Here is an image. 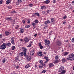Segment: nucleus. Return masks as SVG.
Segmentation results:
<instances>
[{
  "instance_id": "obj_41",
  "label": "nucleus",
  "mask_w": 74,
  "mask_h": 74,
  "mask_svg": "<svg viewBox=\"0 0 74 74\" xmlns=\"http://www.w3.org/2000/svg\"><path fill=\"white\" fill-rule=\"evenodd\" d=\"M71 41L72 42H74V38H72V40H71Z\"/></svg>"
},
{
  "instance_id": "obj_49",
  "label": "nucleus",
  "mask_w": 74,
  "mask_h": 74,
  "mask_svg": "<svg viewBox=\"0 0 74 74\" xmlns=\"http://www.w3.org/2000/svg\"><path fill=\"white\" fill-rule=\"evenodd\" d=\"M62 23L63 25H65V24L66 23V22L65 21L63 22Z\"/></svg>"
},
{
  "instance_id": "obj_32",
  "label": "nucleus",
  "mask_w": 74,
  "mask_h": 74,
  "mask_svg": "<svg viewBox=\"0 0 74 74\" xmlns=\"http://www.w3.org/2000/svg\"><path fill=\"white\" fill-rule=\"evenodd\" d=\"M69 56H71V57H74V54H71V55H69Z\"/></svg>"
},
{
  "instance_id": "obj_37",
  "label": "nucleus",
  "mask_w": 74,
  "mask_h": 74,
  "mask_svg": "<svg viewBox=\"0 0 74 74\" xmlns=\"http://www.w3.org/2000/svg\"><path fill=\"white\" fill-rule=\"evenodd\" d=\"M39 63L41 64H42V60H40L39 61Z\"/></svg>"
},
{
  "instance_id": "obj_48",
  "label": "nucleus",
  "mask_w": 74,
  "mask_h": 74,
  "mask_svg": "<svg viewBox=\"0 0 74 74\" xmlns=\"http://www.w3.org/2000/svg\"><path fill=\"white\" fill-rule=\"evenodd\" d=\"M19 3H21L22 2V0H18Z\"/></svg>"
},
{
  "instance_id": "obj_25",
  "label": "nucleus",
  "mask_w": 74,
  "mask_h": 74,
  "mask_svg": "<svg viewBox=\"0 0 74 74\" xmlns=\"http://www.w3.org/2000/svg\"><path fill=\"white\" fill-rule=\"evenodd\" d=\"M30 66L29 64H27L26 66L25 67V69H28L29 67H30Z\"/></svg>"
},
{
  "instance_id": "obj_16",
  "label": "nucleus",
  "mask_w": 74,
  "mask_h": 74,
  "mask_svg": "<svg viewBox=\"0 0 74 74\" xmlns=\"http://www.w3.org/2000/svg\"><path fill=\"white\" fill-rule=\"evenodd\" d=\"M11 2V1L10 0H8L6 1V4H9V3Z\"/></svg>"
},
{
  "instance_id": "obj_56",
  "label": "nucleus",
  "mask_w": 74,
  "mask_h": 74,
  "mask_svg": "<svg viewBox=\"0 0 74 74\" xmlns=\"http://www.w3.org/2000/svg\"><path fill=\"white\" fill-rule=\"evenodd\" d=\"M33 44V42L31 41L30 42L29 44Z\"/></svg>"
},
{
  "instance_id": "obj_21",
  "label": "nucleus",
  "mask_w": 74,
  "mask_h": 74,
  "mask_svg": "<svg viewBox=\"0 0 74 74\" xmlns=\"http://www.w3.org/2000/svg\"><path fill=\"white\" fill-rule=\"evenodd\" d=\"M12 19V18L11 17H10L9 18H6V20L7 21H10Z\"/></svg>"
},
{
  "instance_id": "obj_35",
  "label": "nucleus",
  "mask_w": 74,
  "mask_h": 74,
  "mask_svg": "<svg viewBox=\"0 0 74 74\" xmlns=\"http://www.w3.org/2000/svg\"><path fill=\"white\" fill-rule=\"evenodd\" d=\"M32 25L34 27V26H36V24H35V23H32Z\"/></svg>"
},
{
  "instance_id": "obj_34",
  "label": "nucleus",
  "mask_w": 74,
  "mask_h": 74,
  "mask_svg": "<svg viewBox=\"0 0 74 74\" xmlns=\"http://www.w3.org/2000/svg\"><path fill=\"white\" fill-rule=\"evenodd\" d=\"M46 70H43L42 71L41 73H46Z\"/></svg>"
},
{
  "instance_id": "obj_11",
  "label": "nucleus",
  "mask_w": 74,
  "mask_h": 74,
  "mask_svg": "<svg viewBox=\"0 0 74 74\" xmlns=\"http://www.w3.org/2000/svg\"><path fill=\"white\" fill-rule=\"evenodd\" d=\"M34 53V51L33 50H32L30 51V54L31 55H33Z\"/></svg>"
},
{
  "instance_id": "obj_9",
  "label": "nucleus",
  "mask_w": 74,
  "mask_h": 74,
  "mask_svg": "<svg viewBox=\"0 0 74 74\" xmlns=\"http://www.w3.org/2000/svg\"><path fill=\"white\" fill-rule=\"evenodd\" d=\"M11 40H12V44H14V37H12V38H11Z\"/></svg>"
},
{
  "instance_id": "obj_43",
  "label": "nucleus",
  "mask_w": 74,
  "mask_h": 74,
  "mask_svg": "<svg viewBox=\"0 0 74 74\" xmlns=\"http://www.w3.org/2000/svg\"><path fill=\"white\" fill-rule=\"evenodd\" d=\"M32 45H31V44H29L27 46V47H30Z\"/></svg>"
},
{
  "instance_id": "obj_30",
  "label": "nucleus",
  "mask_w": 74,
  "mask_h": 74,
  "mask_svg": "<svg viewBox=\"0 0 74 74\" xmlns=\"http://www.w3.org/2000/svg\"><path fill=\"white\" fill-rule=\"evenodd\" d=\"M34 15H37L38 16H40V14H39L38 13H35L34 14Z\"/></svg>"
},
{
  "instance_id": "obj_31",
  "label": "nucleus",
  "mask_w": 74,
  "mask_h": 74,
  "mask_svg": "<svg viewBox=\"0 0 74 74\" xmlns=\"http://www.w3.org/2000/svg\"><path fill=\"white\" fill-rule=\"evenodd\" d=\"M59 62V61L58 60H55V61L54 62V63H58Z\"/></svg>"
},
{
  "instance_id": "obj_42",
  "label": "nucleus",
  "mask_w": 74,
  "mask_h": 74,
  "mask_svg": "<svg viewBox=\"0 0 74 74\" xmlns=\"http://www.w3.org/2000/svg\"><path fill=\"white\" fill-rule=\"evenodd\" d=\"M40 49H42V48H43V46H40Z\"/></svg>"
},
{
  "instance_id": "obj_57",
  "label": "nucleus",
  "mask_w": 74,
  "mask_h": 74,
  "mask_svg": "<svg viewBox=\"0 0 74 74\" xmlns=\"http://www.w3.org/2000/svg\"><path fill=\"white\" fill-rule=\"evenodd\" d=\"M35 68H36V67H37V65L36 64L35 66Z\"/></svg>"
},
{
  "instance_id": "obj_26",
  "label": "nucleus",
  "mask_w": 74,
  "mask_h": 74,
  "mask_svg": "<svg viewBox=\"0 0 74 74\" xmlns=\"http://www.w3.org/2000/svg\"><path fill=\"white\" fill-rule=\"evenodd\" d=\"M50 1L49 0H47L45 1V3L46 4H48L49 3Z\"/></svg>"
},
{
  "instance_id": "obj_22",
  "label": "nucleus",
  "mask_w": 74,
  "mask_h": 74,
  "mask_svg": "<svg viewBox=\"0 0 74 74\" xmlns=\"http://www.w3.org/2000/svg\"><path fill=\"white\" fill-rule=\"evenodd\" d=\"M5 34L6 35H7V36H8V35H9L10 33V32H8L6 31L5 32Z\"/></svg>"
},
{
  "instance_id": "obj_1",
  "label": "nucleus",
  "mask_w": 74,
  "mask_h": 74,
  "mask_svg": "<svg viewBox=\"0 0 74 74\" xmlns=\"http://www.w3.org/2000/svg\"><path fill=\"white\" fill-rule=\"evenodd\" d=\"M11 46V43H10L8 42L7 43H3V44L0 47V49H4L6 48V47L8 46L10 47Z\"/></svg>"
},
{
  "instance_id": "obj_38",
  "label": "nucleus",
  "mask_w": 74,
  "mask_h": 74,
  "mask_svg": "<svg viewBox=\"0 0 74 74\" xmlns=\"http://www.w3.org/2000/svg\"><path fill=\"white\" fill-rule=\"evenodd\" d=\"M35 23H38V20H36L34 21Z\"/></svg>"
},
{
  "instance_id": "obj_60",
  "label": "nucleus",
  "mask_w": 74,
  "mask_h": 74,
  "mask_svg": "<svg viewBox=\"0 0 74 74\" xmlns=\"http://www.w3.org/2000/svg\"><path fill=\"white\" fill-rule=\"evenodd\" d=\"M20 40L21 41H23V39H20Z\"/></svg>"
},
{
  "instance_id": "obj_52",
  "label": "nucleus",
  "mask_w": 74,
  "mask_h": 74,
  "mask_svg": "<svg viewBox=\"0 0 74 74\" xmlns=\"http://www.w3.org/2000/svg\"><path fill=\"white\" fill-rule=\"evenodd\" d=\"M68 29H70V28H71V26H70V25L68 26Z\"/></svg>"
},
{
  "instance_id": "obj_23",
  "label": "nucleus",
  "mask_w": 74,
  "mask_h": 74,
  "mask_svg": "<svg viewBox=\"0 0 74 74\" xmlns=\"http://www.w3.org/2000/svg\"><path fill=\"white\" fill-rule=\"evenodd\" d=\"M51 22H55V19L53 18H51Z\"/></svg>"
},
{
  "instance_id": "obj_53",
  "label": "nucleus",
  "mask_w": 74,
  "mask_h": 74,
  "mask_svg": "<svg viewBox=\"0 0 74 74\" xmlns=\"http://www.w3.org/2000/svg\"><path fill=\"white\" fill-rule=\"evenodd\" d=\"M34 37H37V34H35L34 35Z\"/></svg>"
},
{
  "instance_id": "obj_59",
  "label": "nucleus",
  "mask_w": 74,
  "mask_h": 74,
  "mask_svg": "<svg viewBox=\"0 0 74 74\" xmlns=\"http://www.w3.org/2000/svg\"><path fill=\"white\" fill-rule=\"evenodd\" d=\"M30 21H28L27 22L28 23H30Z\"/></svg>"
},
{
  "instance_id": "obj_40",
  "label": "nucleus",
  "mask_w": 74,
  "mask_h": 74,
  "mask_svg": "<svg viewBox=\"0 0 74 74\" xmlns=\"http://www.w3.org/2000/svg\"><path fill=\"white\" fill-rule=\"evenodd\" d=\"M67 18V16H65L63 17V19H66Z\"/></svg>"
},
{
  "instance_id": "obj_8",
  "label": "nucleus",
  "mask_w": 74,
  "mask_h": 74,
  "mask_svg": "<svg viewBox=\"0 0 74 74\" xmlns=\"http://www.w3.org/2000/svg\"><path fill=\"white\" fill-rule=\"evenodd\" d=\"M63 69H64V67L63 66H61L59 70V72H61V71L63 70Z\"/></svg>"
},
{
  "instance_id": "obj_46",
  "label": "nucleus",
  "mask_w": 74,
  "mask_h": 74,
  "mask_svg": "<svg viewBox=\"0 0 74 74\" xmlns=\"http://www.w3.org/2000/svg\"><path fill=\"white\" fill-rule=\"evenodd\" d=\"M3 37V35L2 34L0 35V38H1Z\"/></svg>"
},
{
  "instance_id": "obj_61",
  "label": "nucleus",
  "mask_w": 74,
  "mask_h": 74,
  "mask_svg": "<svg viewBox=\"0 0 74 74\" xmlns=\"http://www.w3.org/2000/svg\"><path fill=\"white\" fill-rule=\"evenodd\" d=\"M43 53H44V54H45V55H46V54H47V53H46V52H44Z\"/></svg>"
},
{
  "instance_id": "obj_20",
  "label": "nucleus",
  "mask_w": 74,
  "mask_h": 74,
  "mask_svg": "<svg viewBox=\"0 0 74 74\" xmlns=\"http://www.w3.org/2000/svg\"><path fill=\"white\" fill-rule=\"evenodd\" d=\"M24 55V54H23V52L19 53V55H20L21 56H23Z\"/></svg>"
},
{
  "instance_id": "obj_7",
  "label": "nucleus",
  "mask_w": 74,
  "mask_h": 74,
  "mask_svg": "<svg viewBox=\"0 0 74 74\" xmlns=\"http://www.w3.org/2000/svg\"><path fill=\"white\" fill-rule=\"evenodd\" d=\"M25 30L23 28H20V33H23L24 32Z\"/></svg>"
},
{
  "instance_id": "obj_27",
  "label": "nucleus",
  "mask_w": 74,
  "mask_h": 74,
  "mask_svg": "<svg viewBox=\"0 0 74 74\" xmlns=\"http://www.w3.org/2000/svg\"><path fill=\"white\" fill-rule=\"evenodd\" d=\"M41 65H42L41 66H39V69H41V68H42V67H43V66H44L43 64H41Z\"/></svg>"
},
{
  "instance_id": "obj_62",
  "label": "nucleus",
  "mask_w": 74,
  "mask_h": 74,
  "mask_svg": "<svg viewBox=\"0 0 74 74\" xmlns=\"http://www.w3.org/2000/svg\"><path fill=\"white\" fill-rule=\"evenodd\" d=\"M72 3H74V1L72 2Z\"/></svg>"
},
{
  "instance_id": "obj_28",
  "label": "nucleus",
  "mask_w": 74,
  "mask_h": 74,
  "mask_svg": "<svg viewBox=\"0 0 74 74\" xmlns=\"http://www.w3.org/2000/svg\"><path fill=\"white\" fill-rule=\"evenodd\" d=\"M29 27H30V25H27L25 26V28H29Z\"/></svg>"
},
{
  "instance_id": "obj_39",
  "label": "nucleus",
  "mask_w": 74,
  "mask_h": 74,
  "mask_svg": "<svg viewBox=\"0 0 74 74\" xmlns=\"http://www.w3.org/2000/svg\"><path fill=\"white\" fill-rule=\"evenodd\" d=\"M58 58H59V56H58L57 55L56 56L55 59H58Z\"/></svg>"
},
{
  "instance_id": "obj_29",
  "label": "nucleus",
  "mask_w": 74,
  "mask_h": 74,
  "mask_svg": "<svg viewBox=\"0 0 74 74\" xmlns=\"http://www.w3.org/2000/svg\"><path fill=\"white\" fill-rule=\"evenodd\" d=\"M15 47L14 46H12V50H14L15 49Z\"/></svg>"
},
{
  "instance_id": "obj_45",
  "label": "nucleus",
  "mask_w": 74,
  "mask_h": 74,
  "mask_svg": "<svg viewBox=\"0 0 74 74\" xmlns=\"http://www.w3.org/2000/svg\"><path fill=\"white\" fill-rule=\"evenodd\" d=\"M53 3H56V0H53Z\"/></svg>"
},
{
  "instance_id": "obj_47",
  "label": "nucleus",
  "mask_w": 74,
  "mask_h": 74,
  "mask_svg": "<svg viewBox=\"0 0 74 74\" xmlns=\"http://www.w3.org/2000/svg\"><path fill=\"white\" fill-rule=\"evenodd\" d=\"M19 2L18 1L16 2V4L17 5H18V4H19Z\"/></svg>"
},
{
  "instance_id": "obj_55",
  "label": "nucleus",
  "mask_w": 74,
  "mask_h": 74,
  "mask_svg": "<svg viewBox=\"0 0 74 74\" xmlns=\"http://www.w3.org/2000/svg\"><path fill=\"white\" fill-rule=\"evenodd\" d=\"M22 22L23 23H25V20H23L22 21Z\"/></svg>"
},
{
  "instance_id": "obj_2",
  "label": "nucleus",
  "mask_w": 74,
  "mask_h": 74,
  "mask_svg": "<svg viewBox=\"0 0 74 74\" xmlns=\"http://www.w3.org/2000/svg\"><path fill=\"white\" fill-rule=\"evenodd\" d=\"M45 45H46L48 47H49V48H50L49 47L50 46V42L49 40H45Z\"/></svg>"
},
{
  "instance_id": "obj_44",
  "label": "nucleus",
  "mask_w": 74,
  "mask_h": 74,
  "mask_svg": "<svg viewBox=\"0 0 74 74\" xmlns=\"http://www.w3.org/2000/svg\"><path fill=\"white\" fill-rule=\"evenodd\" d=\"M1 1H0V4H2L3 3V1L2 0H1Z\"/></svg>"
},
{
  "instance_id": "obj_64",
  "label": "nucleus",
  "mask_w": 74,
  "mask_h": 74,
  "mask_svg": "<svg viewBox=\"0 0 74 74\" xmlns=\"http://www.w3.org/2000/svg\"><path fill=\"white\" fill-rule=\"evenodd\" d=\"M73 69L74 70V66L73 68Z\"/></svg>"
},
{
  "instance_id": "obj_6",
  "label": "nucleus",
  "mask_w": 74,
  "mask_h": 74,
  "mask_svg": "<svg viewBox=\"0 0 74 74\" xmlns=\"http://www.w3.org/2000/svg\"><path fill=\"white\" fill-rule=\"evenodd\" d=\"M37 55L38 56H42L43 55V54H42V52L41 51L39 52L37 54Z\"/></svg>"
},
{
  "instance_id": "obj_33",
  "label": "nucleus",
  "mask_w": 74,
  "mask_h": 74,
  "mask_svg": "<svg viewBox=\"0 0 74 74\" xmlns=\"http://www.w3.org/2000/svg\"><path fill=\"white\" fill-rule=\"evenodd\" d=\"M5 60H6V59H5V58H4L3 59V60H2L3 63H5Z\"/></svg>"
},
{
  "instance_id": "obj_36",
  "label": "nucleus",
  "mask_w": 74,
  "mask_h": 74,
  "mask_svg": "<svg viewBox=\"0 0 74 74\" xmlns=\"http://www.w3.org/2000/svg\"><path fill=\"white\" fill-rule=\"evenodd\" d=\"M33 4L32 3H30V4L29 5V7H33Z\"/></svg>"
},
{
  "instance_id": "obj_15",
  "label": "nucleus",
  "mask_w": 74,
  "mask_h": 74,
  "mask_svg": "<svg viewBox=\"0 0 74 74\" xmlns=\"http://www.w3.org/2000/svg\"><path fill=\"white\" fill-rule=\"evenodd\" d=\"M54 65L53 63H50L49 64V67L51 68L53 67Z\"/></svg>"
},
{
  "instance_id": "obj_58",
  "label": "nucleus",
  "mask_w": 74,
  "mask_h": 74,
  "mask_svg": "<svg viewBox=\"0 0 74 74\" xmlns=\"http://www.w3.org/2000/svg\"><path fill=\"white\" fill-rule=\"evenodd\" d=\"M39 46H40H40H41V43H39Z\"/></svg>"
},
{
  "instance_id": "obj_5",
  "label": "nucleus",
  "mask_w": 74,
  "mask_h": 74,
  "mask_svg": "<svg viewBox=\"0 0 74 74\" xmlns=\"http://www.w3.org/2000/svg\"><path fill=\"white\" fill-rule=\"evenodd\" d=\"M24 41L25 43H27L29 41V39L27 37H25L24 38Z\"/></svg>"
},
{
  "instance_id": "obj_13",
  "label": "nucleus",
  "mask_w": 74,
  "mask_h": 74,
  "mask_svg": "<svg viewBox=\"0 0 74 74\" xmlns=\"http://www.w3.org/2000/svg\"><path fill=\"white\" fill-rule=\"evenodd\" d=\"M50 23V21L49 20H47V21H45V25H47L48 24H49Z\"/></svg>"
},
{
  "instance_id": "obj_24",
  "label": "nucleus",
  "mask_w": 74,
  "mask_h": 74,
  "mask_svg": "<svg viewBox=\"0 0 74 74\" xmlns=\"http://www.w3.org/2000/svg\"><path fill=\"white\" fill-rule=\"evenodd\" d=\"M46 8L45 7V6L43 5V6H42L41 7V9L42 10H44Z\"/></svg>"
},
{
  "instance_id": "obj_51",
  "label": "nucleus",
  "mask_w": 74,
  "mask_h": 74,
  "mask_svg": "<svg viewBox=\"0 0 74 74\" xmlns=\"http://www.w3.org/2000/svg\"><path fill=\"white\" fill-rule=\"evenodd\" d=\"M8 9H11V8H12V7H11L10 6H8Z\"/></svg>"
},
{
  "instance_id": "obj_3",
  "label": "nucleus",
  "mask_w": 74,
  "mask_h": 74,
  "mask_svg": "<svg viewBox=\"0 0 74 74\" xmlns=\"http://www.w3.org/2000/svg\"><path fill=\"white\" fill-rule=\"evenodd\" d=\"M69 58H66V60H71V61H72L74 60V58L71 57V56H69Z\"/></svg>"
},
{
  "instance_id": "obj_10",
  "label": "nucleus",
  "mask_w": 74,
  "mask_h": 74,
  "mask_svg": "<svg viewBox=\"0 0 74 74\" xmlns=\"http://www.w3.org/2000/svg\"><path fill=\"white\" fill-rule=\"evenodd\" d=\"M27 58L28 60L30 61L32 59L31 58V57L29 56H27Z\"/></svg>"
},
{
  "instance_id": "obj_18",
  "label": "nucleus",
  "mask_w": 74,
  "mask_h": 74,
  "mask_svg": "<svg viewBox=\"0 0 74 74\" xmlns=\"http://www.w3.org/2000/svg\"><path fill=\"white\" fill-rule=\"evenodd\" d=\"M62 63H64V62H67V61L66 60L65 58H62Z\"/></svg>"
},
{
  "instance_id": "obj_17",
  "label": "nucleus",
  "mask_w": 74,
  "mask_h": 74,
  "mask_svg": "<svg viewBox=\"0 0 74 74\" xmlns=\"http://www.w3.org/2000/svg\"><path fill=\"white\" fill-rule=\"evenodd\" d=\"M66 70H63L61 71V73L62 74H65V73H66Z\"/></svg>"
},
{
  "instance_id": "obj_12",
  "label": "nucleus",
  "mask_w": 74,
  "mask_h": 74,
  "mask_svg": "<svg viewBox=\"0 0 74 74\" xmlns=\"http://www.w3.org/2000/svg\"><path fill=\"white\" fill-rule=\"evenodd\" d=\"M22 49H23V52L24 53H26V51H27V49L25 47H23Z\"/></svg>"
},
{
  "instance_id": "obj_50",
  "label": "nucleus",
  "mask_w": 74,
  "mask_h": 74,
  "mask_svg": "<svg viewBox=\"0 0 74 74\" xmlns=\"http://www.w3.org/2000/svg\"><path fill=\"white\" fill-rule=\"evenodd\" d=\"M24 54L25 57H26V53H24Z\"/></svg>"
},
{
  "instance_id": "obj_14",
  "label": "nucleus",
  "mask_w": 74,
  "mask_h": 74,
  "mask_svg": "<svg viewBox=\"0 0 74 74\" xmlns=\"http://www.w3.org/2000/svg\"><path fill=\"white\" fill-rule=\"evenodd\" d=\"M44 58L46 60V61H45V63H47V62H48V58L45 56L44 57Z\"/></svg>"
},
{
  "instance_id": "obj_63",
  "label": "nucleus",
  "mask_w": 74,
  "mask_h": 74,
  "mask_svg": "<svg viewBox=\"0 0 74 74\" xmlns=\"http://www.w3.org/2000/svg\"><path fill=\"white\" fill-rule=\"evenodd\" d=\"M12 13H15V11H14L12 12Z\"/></svg>"
},
{
  "instance_id": "obj_54",
  "label": "nucleus",
  "mask_w": 74,
  "mask_h": 74,
  "mask_svg": "<svg viewBox=\"0 0 74 74\" xmlns=\"http://www.w3.org/2000/svg\"><path fill=\"white\" fill-rule=\"evenodd\" d=\"M16 69H19V66H17L16 67Z\"/></svg>"
},
{
  "instance_id": "obj_4",
  "label": "nucleus",
  "mask_w": 74,
  "mask_h": 74,
  "mask_svg": "<svg viewBox=\"0 0 74 74\" xmlns=\"http://www.w3.org/2000/svg\"><path fill=\"white\" fill-rule=\"evenodd\" d=\"M62 43V42L60 41V40H58L56 42V45L58 46H60L61 45V44Z\"/></svg>"
},
{
  "instance_id": "obj_19",
  "label": "nucleus",
  "mask_w": 74,
  "mask_h": 74,
  "mask_svg": "<svg viewBox=\"0 0 74 74\" xmlns=\"http://www.w3.org/2000/svg\"><path fill=\"white\" fill-rule=\"evenodd\" d=\"M68 54H69V53H68V52H65L63 53V55L64 56H67V55Z\"/></svg>"
}]
</instances>
